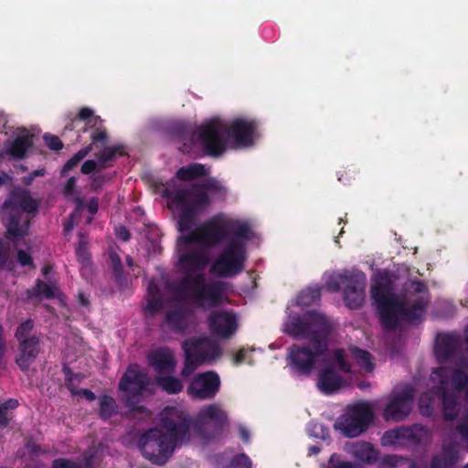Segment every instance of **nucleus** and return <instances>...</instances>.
I'll return each instance as SVG.
<instances>
[{
    "instance_id": "f257e3e1",
    "label": "nucleus",
    "mask_w": 468,
    "mask_h": 468,
    "mask_svg": "<svg viewBox=\"0 0 468 468\" xmlns=\"http://www.w3.org/2000/svg\"><path fill=\"white\" fill-rule=\"evenodd\" d=\"M382 326L396 329L399 320L415 323L420 321L430 303V292L424 281L410 280L403 286L402 299L395 293L394 282L387 275H379L371 288Z\"/></svg>"
},
{
    "instance_id": "f03ea898",
    "label": "nucleus",
    "mask_w": 468,
    "mask_h": 468,
    "mask_svg": "<svg viewBox=\"0 0 468 468\" xmlns=\"http://www.w3.org/2000/svg\"><path fill=\"white\" fill-rule=\"evenodd\" d=\"M331 331L332 324L326 316L314 311L291 319L287 324V333L296 339H310L307 345H292L289 348V366L296 374H311L316 359L327 350Z\"/></svg>"
},
{
    "instance_id": "7ed1b4c3",
    "label": "nucleus",
    "mask_w": 468,
    "mask_h": 468,
    "mask_svg": "<svg viewBox=\"0 0 468 468\" xmlns=\"http://www.w3.org/2000/svg\"><path fill=\"white\" fill-rule=\"evenodd\" d=\"M161 427L165 432L159 429H150L138 441L144 458L158 465L166 463L176 447L191 439L190 418L175 407H166L162 411Z\"/></svg>"
},
{
    "instance_id": "20e7f679",
    "label": "nucleus",
    "mask_w": 468,
    "mask_h": 468,
    "mask_svg": "<svg viewBox=\"0 0 468 468\" xmlns=\"http://www.w3.org/2000/svg\"><path fill=\"white\" fill-rule=\"evenodd\" d=\"M208 262L207 255L199 251H189L179 257L185 274L171 286L176 297L191 300L200 308H213L222 303L226 283L221 281L207 282L203 273L194 274L202 271Z\"/></svg>"
},
{
    "instance_id": "39448f33",
    "label": "nucleus",
    "mask_w": 468,
    "mask_h": 468,
    "mask_svg": "<svg viewBox=\"0 0 468 468\" xmlns=\"http://www.w3.org/2000/svg\"><path fill=\"white\" fill-rule=\"evenodd\" d=\"M227 193L228 189L221 182L209 177L188 187L165 188L163 196L178 211V230L185 231L194 227L197 218L210 207L209 194L224 199Z\"/></svg>"
},
{
    "instance_id": "423d86ee",
    "label": "nucleus",
    "mask_w": 468,
    "mask_h": 468,
    "mask_svg": "<svg viewBox=\"0 0 468 468\" xmlns=\"http://www.w3.org/2000/svg\"><path fill=\"white\" fill-rule=\"evenodd\" d=\"M257 123L244 118L234 119L229 125L219 119H212L199 126L197 133L204 151L218 157L227 148V140L236 147H249L254 143Z\"/></svg>"
},
{
    "instance_id": "0eeeda50",
    "label": "nucleus",
    "mask_w": 468,
    "mask_h": 468,
    "mask_svg": "<svg viewBox=\"0 0 468 468\" xmlns=\"http://www.w3.org/2000/svg\"><path fill=\"white\" fill-rule=\"evenodd\" d=\"M181 231L186 233L180 239L185 244H202L205 246H215L222 240L229 239L231 235L241 239L244 241L250 239V228L248 223L236 219L212 218L202 224L197 229Z\"/></svg>"
},
{
    "instance_id": "6e6552de",
    "label": "nucleus",
    "mask_w": 468,
    "mask_h": 468,
    "mask_svg": "<svg viewBox=\"0 0 468 468\" xmlns=\"http://www.w3.org/2000/svg\"><path fill=\"white\" fill-rule=\"evenodd\" d=\"M3 222L6 227L5 237L14 240L27 235L30 218L26 213H36L38 203L27 193H17L4 203Z\"/></svg>"
},
{
    "instance_id": "1a4fd4ad",
    "label": "nucleus",
    "mask_w": 468,
    "mask_h": 468,
    "mask_svg": "<svg viewBox=\"0 0 468 468\" xmlns=\"http://www.w3.org/2000/svg\"><path fill=\"white\" fill-rule=\"evenodd\" d=\"M367 277L363 271L345 270L329 276L325 286L329 292H337L343 287L346 305L352 310L359 309L365 301Z\"/></svg>"
},
{
    "instance_id": "9d476101",
    "label": "nucleus",
    "mask_w": 468,
    "mask_h": 468,
    "mask_svg": "<svg viewBox=\"0 0 468 468\" xmlns=\"http://www.w3.org/2000/svg\"><path fill=\"white\" fill-rule=\"evenodd\" d=\"M374 417L371 406L360 401L347 406L346 412L336 419L334 428L346 438H356L368 430Z\"/></svg>"
},
{
    "instance_id": "9b49d317",
    "label": "nucleus",
    "mask_w": 468,
    "mask_h": 468,
    "mask_svg": "<svg viewBox=\"0 0 468 468\" xmlns=\"http://www.w3.org/2000/svg\"><path fill=\"white\" fill-rule=\"evenodd\" d=\"M246 248L244 240L236 238L222 250L211 267V271L221 277H233L244 269Z\"/></svg>"
},
{
    "instance_id": "f8f14e48",
    "label": "nucleus",
    "mask_w": 468,
    "mask_h": 468,
    "mask_svg": "<svg viewBox=\"0 0 468 468\" xmlns=\"http://www.w3.org/2000/svg\"><path fill=\"white\" fill-rule=\"evenodd\" d=\"M431 380L434 384H441L438 390L442 419L446 421L455 420L462 412L463 403L458 393L449 389V370L435 368L431 374Z\"/></svg>"
},
{
    "instance_id": "ddd939ff",
    "label": "nucleus",
    "mask_w": 468,
    "mask_h": 468,
    "mask_svg": "<svg viewBox=\"0 0 468 468\" xmlns=\"http://www.w3.org/2000/svg\"><path fill=\"white\" fill-rule=\"evenodd\" d=\"M434 352L440 363H453L457 367H468L467 352L463 345V336L459 334H438Z\"/></svg>"
},
{
    "instance_id": "4468645a",
    "label": "nucleus",
    "mask_w": 468,
    "mask_h": 468,
    "mask_svg": "<svg viewBox=\"0 0 468 468\" xmlns=\"http://www.w3.org/2000/svg\"><path fill=\"white\" fill-rule=\"evenodd\" d=\"M430 430L420 424L399 427L384 432L381 438L383 446L410 444L420 446L431 440Z\"/></svg>"
},
{
    "instance_id": "2eb2a0df",
    "label": "nucleus",
    "mask_w": 468,
    "mask_h": 468,
    "mask_svg": "<svg viewBox=\"0 0 468 468\" xmlns=\"http://www.w3.org/2000/svg\"><path fill=\"white\" fill-rule=\"evenodd\" d=\"M415 390L411 386H406L400 391L393 392L388 403L383 410V418L387 421H401L410 413L414 400Z\"/></svg>"
},
{
    "instance_id": "dca6fc26",
    "label": "nucleus",
    "mask_w": 468,
    "mask_h": 468,
    "mask_svg": "<svg viewBox=\"0 0 468 468\" xmlns=\"http://www.w3.org/2000/svg\"><path fill=\"white\" fill-rule=\"evenodd\" d=\"M219 388V376L215 371H207L198 373L193 378L187 387V393L193 399L207 400L216 397Z\"/></svg>"
},
{
    "instance_id": "f3484780",
    "label": "nucleus",
    "mask_w": 468,
    "mask_h": 468,
    "mask_svg": "<svg viewBox=\"0 0 468 468\" xmlns=\"http://www.w3.org/2000/svg\"><path fill=\"white\" fill-rule=\"evenodd\" d=\"M185 354L191 355L204 363L216 360L221 356V348L207 337H190L182 343Z\"/></svg>"
},
{
    "instance_id": "a211bd4d",
    "label": "nucleus",
    "mask_w": 468,
    "mask_h": 468,
    "mask_svg": "<svg viewBox=\"0 0 468 468\" xmlns=\"http://www.w3.org/2000/svg\"><path fill=\"white\" fill-rule=\"evenodd\" d=\"M207 327L212 335L220 339H229L238 330V319L232 312L212 311L207 316Z\"/></svg>"
},
{
    "instance_id": "6ab92c4d",
    "label": "nucleus",
    "mask_w": 468,
    "mask_h": 468,
    "mask_svg": "<svg viewBox=\"0 0 468 468\" xmlns=\"http://www.w3.org/2000/svg\"><path fill=\"white\" fill-rule=\"evenodd\" d=\"M209 423L213 424L217 433H220L228 424V415L218 404L214 403L202 408L193 421L190 420V427L193 426L202 434L203 428Z\"/></svg>"
},
{
    "instance_id": "aec40b11",
    "label": "nucleus",
    "mask_w": 468,
    "mask_h": 468,
    "mask_svg": "<svg viewBox=\"0 0 468 468\" xmlns=\"http://www.w3.org/2000/svg\"><path fill=\"white\" fill-rule=\"evenodd\" d=\"M148 385L146 373L139 369L137 365H131L121 378L118 387L124 393L142 394Z\"/></svg>"
},
{
    "instance_id": "412c9836",
    "label": "nucleus",
    "mask_w": 468,
    "mask_h": 468,
    "mask_svg": "<svg viewBox=\"0 0 468 468\" xmlns=\"http://www.w3.org/2000/svg\"><path fill=\"white\" fill-rule=\"evenodd\" d=\"M148 365L158 374L170 375L176 368V359L173 351L168 347H158L147 355Z\"/></svg>"
},
{
    "instance_id": "4be33fe9",
    "label": "nucleus",
    "mask_w": 468,
    "mask_h": 468,
    "mask_svg": "<svg viewBox=\"0 0 468 468\" xmlns=\"http://www.w3.org/2000/svg\"><path fill=\"white\" fill-rule=\"evenodd\" d=\"M39 352L40 340L36 335L18 343V354L16 357V365L22 371H27L30 366L36 361Z\"/></svg>"
},
{
    "instance_id": "5701e85b",
    "label": "nucleus",
    "mask_w": 468,
    "mask_h": 468,
    "mask_svg": "<svg viewBox=\"0 0 468 468\" xmlns=\"http://www.w3.org/2000/svg\"><path fill=\"white\" fill-rule=\"evenodd\" d=\"M460 458L458 445L454 441L442 443L441 452L434 455L430 468H455Z\"/></svg>"
},
{
    "instance_id": "b1692460",
    "label": "nucleus",
    "mask_w": 468,
    "mask_h": 468,
    "mask_svg": "<svg viewBox=\"0 0 468 468\" xmlns=\"http://www.w3.org/2000/svg\"><path fill=\"white\" fill-rule=\"evenodd\" d=\"M191 310L185 306L176 305L169 309L165 316V323L176 333H185L190 325Z\"/></svg>"
},
{
    "instance_id": "393cba45",
    "label": "nucleus",
    "mask_w": 468,
    "mask_h": 468,
    "mask_svg": "<svg viewBox=\"0 0 468 468\" xmlns=\"http://www.w3.org/2000/svg\"><path fill=\"white\" fill-rule=\"evenodd\" d=\"M343 385V378L332 366L324 367L318 376V388L325 395L336 392Z\"/></svg>"
},
{
    "instance_id": "a878e982",
    "label": "nucleus",
    "mask_w": 468,
    "mask_h": 468,
    "mask_svg": "<svg viewBox=\"0 0 468 468\" xmlns=\"http://www.w3.org/2000/svg\"><path fill=\"white\" fill-rule=\"evenodd\" d=\"M440 388L441 384H435L420 396L419 410L422 416L431 417L433 415L435 408L440 404V393L438 390Z\"/></svg>"
},
{
    "instance_id": "bb28decb",
    "label": "nucleus",
    "mask_w": 468,
    "mask_h": 468,
    "mask_svg": "<svg viewBox=\"0 0 468 468\" xmlns=\"http://www.w3.org/2000/svg\"><path fill=\"white\" fill-rule=\"evenodd\" d=\"M33 140L28 134L17 135L13 141L6 144V154L14 159H23L26 157L27 150L32 146Z\"/></svg>"
},
{
    "instance_id": "cd10ccee",
    "label": "nucleus",
    "mask_w": 468,
    "mask_h": 468,
    "mask_svg": "<svg viewBox=\"0 0 468 468\" xmlns=\"http://www.w3.org/2000/svg\"><path fill=\"white\" fill-rule=\"evenodd\" d=\"M352 455L366 463H372L377 460L376 452L370 442L356 441L351 445Z\"/></svg>"
},
{
    "instance_id": "c85d7f7f",
    "label": "nucleus",
    "mask_w": 468,
    "mask_h": 468,
    "mask_svg": "<svg viewBox=\"0 0 468 468\" xmlns=\"http://www.w3.org/2000/svg\"><path fill=\"white\" fill-rule=\"evenodd\" d=\"M439 368H446L450 372V378L452 379L453 389L455 393L465 392L468 397V375L463 369V367L451 368L449 367H440Z\"/></svg>"
},
{
    "instance_id": "c756f323",
    "label": "nucleus",
    "mask_w": 468,
    "mask_h": 468,
    "mask_svg": "<svg viewBox=\"0 0 468 468\" xmlns=\"http://www.w3.org/2000/svg\"><path fill=\"white\" fill-rule=\"evenodd\" d=\"M207 174V169L204 165L192 163L187 165L180 167L176 171V177L181 181H191L199 178Z\"/></svg>"
},
{
    "instance_id": "7c9ffc66",
    "label": "nucleus",
    "mask_w": 468,
    "mask_h": 468,
    "mask_svg": "<svg viewBox=\"0 0 468 468\" xmlns=\"http://www.w3.org/2000/svg\"><path fill=\"white\" fill-rule=\"evenodd\" d=\"M77 120L85 122V127L82 130L83 132L89 131V127H93L103 122V120L100 116L94 115V112L91 109L83 107L80 110L77 116L71 120L70 123L65 126V128L68 130H73V122Z\"/></svg>"
},
{
    "instance_id": "2f4dec72",
    "label": "nucleus",
    "mask_w": 468,
    "mask_h": 468,
    "mask_svg": "<svg viewBox=\"0 0 468 468\" xmlns=\"http://www.w3.org/2000/svg\"><path fill=\"white\" fill-rule=\"evenodd\" d=\"M56 287L43 282L40 279L36 280L35 286L27 291V295L29 298H37L38 300L46 299H54L56 294Z\"/></svg>"
},
{
    "instance_id": "473e14b6",
    "label": "nucleus",
    "mask_w": 468,
    "mask_h": 468,
    "mask_svg": "<svg viewBox=\"0 0 468 468\" xmlns=\"http://www.w3.org/2000/svg\"><path fill=\"white\" fill-rule=\"evenodd\" d=\"M118 413V405L115 399L108 395L99 397V416L107 420Z\"/></svg>"
},
{
    "instance_id": "72a5a7b5",
    "label": "nucleus",
    "mask_w": 468,
    "mask_h": 468,
    "mask_svg": "<svg viewBox=\"0 0 468 468\" xmlns=\"http://www.w3.org/2000/svg\"><path fill=\"white\" fill-rule=\"evenodd\" d=\"M156 385L167 394H177L183 389V384L181 380L173 376L157 377Z\"/></svg>"
},
{
    "instance_id": "f704fd0d",
    "label": "nucleus",
    "mask_w": 468,
    "mask_h": 468,
    "mask_svg": "<svg viewBox=\"0 0 468 468\" xmlns=\"http://www.w3.org/2000/svg\"><path fill=\"white\" fill-rule=\"evenodd\" d=\"M321 292L318 287H309L303 290L296 299V303L300 306H310L320 301Z\"/></svg>"
},
{
    "instance_id": "c9c22d12",
    "label": "nucleus",
    "mask_w": 468,
    "mask_h": 468,
    "mask_svg": "<svg viewBox=\"0 0 468 468\" xmlns=\"http://www.w3.org/2000/svg\"><path fill=\"white\" fill-rule=\"evenodd\" d=\"M122 146L115 145L111 147H106L102 151L97 154V161L99 163V170L105 169L108 166V163L113 161L117 154L122 155L121 153Z\"/></svg>"
},
{
    "instance_id": "e433bc0d",
    "label": "nucleus",
    "mask_w": 468,
    "mask_h": 468,
    "mask_svg": "<svg viewBox=\"0 0 468 468\" xmlns=\"http://www.w3.org/2000/svg\"><path fill=\"white\" fill-rule=\"evenodd\" d=\"M90 151H91V144H89V145L81 148L80 150H79L76 154H74V155L69 160H68L65 163V165L62 166V169L60 172L61 176H66L67 173H69L73 168L78 166L79 164L80 163V161L82 159H84L90 153Z\"/></svg>"
},
{
    "instance_id": "4c0bfd02",
    "label": "nucleus",
    "mask_w": 468,
    "mask_h": 468,
    "mask_svg": "<svg viewBox=\"0 0 468 468\" xmlns=\"http://www.w3.org/2000/svg\"><path fill=\"white\" fill-rule=\"evenodd\" d=\"M352 353L359 367L367 372H371L374 369L372 355L368 351L356 347L352 350Z\"/></svg>"
},
{
    "instance_id": "58836bf2",
    "label": "nucleus",
    "mask_w": 468,
    "mask_h": 468,
    "mask_svg": "<svg viewBox=\"0 0 468 468\" xmlns=\"http://www.w3.org/2000/svg\"><path fill=\"white\" fill-rule=\"evenodd\" d=\"M108 263L112 271V273L117 281L121 280L123 276V266L120 256L113 250L109 252Z\"/></svg>"
},
{
    "instance_id": "ea45409f",
    "label": "nucleus",
    "mask_w": 468,
    "mask_h": 468,
    "mask_svg": "<svg viewBox=\"0 0 468 468\" xmlns=\"http://www.w3.org/2000/svg\"><path fill=\"white\" fill-rule=\"evenodd\" d=\"M205 364L203 361L191 356V355L185 354V361H184V367L181 370V376L183 378H187L190 375H192L197 368Z\"/></svg>"
},
{
    "instance_id": "a19ab883",
    "label": "nucleus",
    "mask_w": 468,
    "mask_h": 468,
    "mask_svg": "<svg viewBox=\"0 0 468 468\" xmlns=\"http://www.w3.org/2000/svg\"><path fill=\"white\" fill-rule=\"evenodd\" d=\"M33 327L34 322L31 319H27L18 325L15 334L18 343L31 338V332Z\"/></svg>"
},
{
    "instance_id": "79ce46f5",
    "label": "nucleus",
    "mask_w": 468,
    "mask_h": 468,
    "mask_svg": "<svg viewBox=\"0 0 468 468\" xmlns=\"http://www.w3.org/2000/svg\"><path fill=\"white\" fill-rule=\"evenodd\" d=\"M91 130L90 140L91 145L96 144H104L107 141L108 134L106 128L103 126V122L101 124H98L93 127H89V130Z\"/></svg>"
},
{
    "instance_id": "37998d69",
    "label": "nucleus",
    "mask_w": 468,
    "mask_h": 468,
    "mask_svg": "<svg viewBox=\"0 0 468 468\" xmlns=\"http://www.w3.org/2000/svg\"><path fill=\"white\" fill-rule=\"evenodd\" d=\"M126 395L124 406L129 409L130 411L134 413H144L145 411V407L139 404L140 396L142 394L126 393Z\"/></svg>"
},
{
    "instance_id": "c03bdc74",
    "label": "nucleus",
    "mask_w": 468,
    "mask_h": 468,
    "mask_svg": "<svg viewBox=\"0 0 468 468\" xmlns=\"http://www.w3.org/2000/svg\"><path fill=\"white\" fill-rule=\"evenodd\" d=\"M455 431L460 435L463 441L468 443V408H465L464 413L455 426Z\"/></svg>"
},
{
    "instance_id": "a18cd8bd",
    "label": "nucleus",
    "mask_w": 468,
    "mask_h": 468,
    "mask_svg": "<svg viewBox=\"0 0 468 468\" xmlns=\"http://www.w3.org/2000/svg\"><path fill=\"white\" fill-rule=\"evenodd\" d=\"M164 306V302L162 300L161 295H153L152 297H148L146 311L151 313L152 314H155L159 313Z\"/></svg>"
},
{
    "instance_id": "49530a36",
    "label": "nucleus",
    "mask_w": 468,
    "mask_h": 468,
    "mask_svg": "<svg viewBox=\"0 0 468 468\" xmlns=\"http://www.w3.org/2000/svg\"><path fill=\"white\" fill-rule=\"evenodd\" d=\"M52 468H90L88 464H81L72 460L58 458L53 461Z\"/></svg>"
},
{
    "instance_id": "de8ad7c7",
    "label": "nucleus",
    "mask_w": 468,
    "mask_h": 468,
    "mask_svg": "<svg viewBox=\"0 0 468 468\" xmlns=\"http://www.w3.org/2000/svg\"><path fill=\"white\" fill-rule=\"evenodd\" d=\"M230 468H251V461L245 453H239L231 459Z\"/></svg>"
},
{
    "instance_id": "09e8293b",
    "label": "nucleus",
    "mask_w": 468,
    "mask_h": 468,
    "mask_svg": "<svg viewBox=\"0 0 468 468\" xmlns=\"http://www.w3.org/2000/svg\"><path fill=\"white\" fill-rule=\"evenodd\" d=\"M76 255L82 263H88L90 261V255L88 249V243L85 240H80L76 248Z\"/></svg>"
},
{
    "instance_id": "8fccbe9b",
    "label": "nucleus",
    "mask_w": 468,
    "mask_h": 468,
    "mask_svg": "<svg viewBox=\"0 0 468 468\" xmlns=\"http://www.w3.org/2000/svg\"><path fill=\"white\" fill-rule=\"evenodd\" d=\"M334 357H335V362L337 363L338 365V367L346 372V373H348L351 371V366L350 364L346 360V357H345V353L342 349H337L335 350V354H334Z\"/></svg>"
},
{
    "instance_id": "3c124183",
    "label": "nucleus",
    "mask_w": 468,
    "mask_h": 468,
    "mask_svg": "<svg viewBox=\"0 0 468 468\" xmlns=\"http://www.w3.org/2000/svg\"><path fill=\"white\" fill-rule=\"evenodd\" d=\"M44 140L47 146L51 150L58 151L63 148V143L57 135L45 134Z\"/></svg>"
},
{
    "instance_id": "603ef678",
    "label": "nucleus",
    "mask_w": 468,
    "mask_h": 468,
    "mask_svg": "<svg viewBox=\"0 0 468 468\" xmlns=\"http://www.w3.org/2000/svg\"><path fill=\"white\" fill-rule=\"evenodd\" d=\"M16 260L21 266H30L35 268L32 256L24 250H17Z\"/></svg>"
},
{
    "instance_id": "864d4df0",
    "label": "nucleus",
    "mask_w": 468,
    "mask_h": 468,
    "mask_svg": "<svg viewBox=\"0 0 468 468\" xmlns=\"http://www.w3.org/2000/svg\"><path fill=\"white\" fill-rule=\"evenodd\" d=\"M96 170H99V163L94 160L85 161L80 168V171L84 175H89Z\"/></svg>"
},
{
    "instance_id": "5fc2aeb1",
    "label": "nucleus",
    "mask_w": 468,
    "mask_h": 468,
    "mask_svg": "<svg viewBox=\"0 0 468 468\" xmlns=\"http://www.w3.org/2000/svg\"><path fill=\"white\" fill-rule=\"evenodd\" d=\"M335 454H333L330 458V463L332 464L331 468H365L363 465L352 463L350 462L339 461L334 463V458Z\"/></svg>"
},
{
    "instance_id": "6e6d98bb",
    "label": "nucleus",
    "mask_w": 468,
    "mask_h": 468,
    "mask_svg": "<svg viewBox=\"0 0 468 468\" xmlns=\"http://www.w3.org/2000/svg\"><path fill=\"white\" fill-rule=\"evenodd\" d=\"M106 181V176L102 175L94 176L91 177L90 188L93 191H99Z\"/></svg>"
},
{
    "instance_id": "4d7b16f0",
    "label": "nucleus",
    "mask_w": 468,
    "mask_h": 468,
    "mask_svg": "<svg viewBox=\"0 0 468 468\" xmlns=\"http://www.w3.org/2000/svg\"><path fill=\"white\" fill-rule=\"evenodd\" d=\"M63 373L65 375V384H66L67 388L70 391H72L73 380L76 376L69 367H63Z\"/></svg>"
},
{
    "instance_id": "13d9d810",
    "label": "nucleus",
    "mask_w": 468,
    "mask_h": 468,
    "mask_svg": "<svg viewBox=\"0 0 468 468\" xmlns=\"http://www.w3.org/2000/svg\"><path fill=\"white\" fill-rule=\"evenodd\" d=\"M77 178L70 176L65 184L64 194L66 196H72L75 193Z\"/></svg>"
},
{
    "instance_id": "bf43d9fd",
    "label": "nucleus",
    "mask_w": 468,
    "mask_h": 468,
    "mask_svg": "<svg viewBox=\"0 0 468 468\" xmlns=\"http://www.w3.org/2000/svg\"><path fill=\"white\" fill-rule=\"evenodd\" d=\"M87 209L90 215H95L99 209V198L96 197H90L87 203Z\"/></svg>"
},
{
    "instance_id": "052dcab7",
    "label": "nucleus",
    "mask_w": 468,
    "mask_h": 468,
    "mask_svg": "<svg viewBox=\"0 0 468 468\" xmlns=\"http://www.w3.org/2000/svg\"><path fill=\"white\" fill-rule=\"evenodd\" d=\"M116 236L121 240L128 241L131 238V233L126 227L120 226L116 230Z\"/></svg>"
},
{
    "instance_id": "680f3d73",
    "label": "nucleus",
    "mask_w": 468,
    "mask_h": 468,
    "mask_svg": "<svg viewBox=\"0 0 468 468\" xmlns=\"http://www.w3.org/2000/svg\"><path fill=\"white\" fill-rule=\"evenodd\" d=\"M18 405H19V403H18L17 399H8L2 405H0V407L3 410L7 411L8 410H14V409L17 408Z\"/></svg>"
},
{
    "instance_id": "e2e57ef3",
    "label": "nucleus",
    "mask_w": 468,
    "mask_h": 468,
    "mask_svg": "<svg viewBox=\"0 0 468 468\" xmlns=\"http://www.w3.org/2000/svg\"><path fill=\"white\" fill-rule=\"evenodd\" d=\"M10 419L7 417V411L0 407V429H4L8 426Z\"/></svg>"
},
{
    "instance_id": "0e129e2a",
    "label": "nucleus",
    "mask_w": 468,
    "mask_h": 468,
    "mask_svg": "<svg viewBox=\"0 0 468 468\" xmlns=\"http://www.w3.org/2000/svg\"><path fill=\"white\" fill-rule=\"evenodd\" d=\"M7 261V252L4 249L3 241L0 239V271L4 269Z\"/></svg>"
},
{
    "instance_id": "69168bd1",
    "label": "nucleus",
    "mask_w": 468,
    "mask_h": 468,
    "mask_svg": "<svg viewBox=\"0 0 468 468\" xmlns=\"http://www.w3.org/2000/svg\"><path fill=\"white\" fill-rule=\"evenodd\" d=\"M239 437L243 441V442L248 443L250 441V431L247 428L240 426L239 428Z\"/></svg>"
},
{
    "instance_id": "338daca9",
    "label": "nucleus",
    "mask_w": 468,
    "mask_h": 468,
    "mask_svg": "<svg viewBox=\"0 0 468 468\" xmlns=\"http://www.w3.org/2000/svg\"><path fill=\"white\" fill-rule=\"evenodd\" d=\"M80 394H81L89 401H93L96 399L95 393L88 388L80 389Z\"/></svg>"
},
{
    "instance_id": "774afa93",
    "label": "nucleus",
    "mask_w": 468,
    "mask_h": 468,
    "mask_svg": "<svg viewBox=\"0 0 468 468\" xmlns=\"http://www.w3.org/2000/svg\"><path fill=\"white\" fill-rule=\"evenodd\" d=\"M78 301L84 307L90 306L89 295L85 294L83 292H79Z\"/></svg>"
}]
</instances>
